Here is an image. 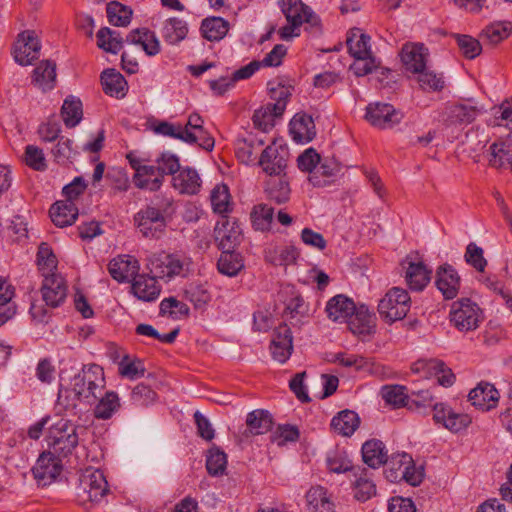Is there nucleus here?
Masks as SVG:
<instances>
[{
  "mask_svg": "<svg viewBox=\"0 0 512 512\" xmlns=\"http://www.w3.org/2000/svg\"><path fill=\"white\" fill-rule=\"evenodd\" d=\"M171 206V199L156 197L150 205L135 215V222L143 237L160 239L164 235L167 225L165 216Z\"/></svg>",
  "mask_w": 512,
  "mask_h": 512,
  "instance_id": "f257e3e1",
  "label": "nucleus"
},
{
  "mask_svg": "<svg viewBox=\"0 0 512 512\" xmlns=\"http://www.w3.org/2000/svg\"><path fill=\"white\" fill-rule=\"evenodd\" d=\"M192 259L185 253H153L147 258L146 267L150 273L161 279H172L186 276L192 269Z\"/></svg>",
  "mask_w": 512,
  "mask_h": 512,
  "instance_id": "f03ea898",
  "label": "nucleus"
},
{
  "mask_svg": "<svg viewBox=\"0 0 512 512\" xmlns=\"http://www.w3.org/2000/svg\"><path fill=\"white\" fill-rule=\"evenodd\" d=\"M105 387L103 368L97 364L84 366L73 379V391L79 400L90 403Z\"/></svg>",
  "mask_w": 512,
  "mask_h": 512,
  "instance_id": "7ed1b4c3",
  "label": "nucleus"
},
{
  "mask_svg": "<svg viewBox=\"0 0 512 512\" xmlns=\"http://www.w3.org/2000/svg\"><path fill=\"white\" fill-rule=\"evenodd\" d=\"M109 493L108 482L102 471L86 469L80 477L78 500L81 504L99 503Z\"/></svg>",
  "mask_w": 512,
  "mask_h": 512,
  "instance_id": "20e7f679",
  "label": "nucleus"
},
{
  "mask_svg": "<svg viewBox=\"0 0 512 512\" xmlns=\"http://www.w3.org/2000/svg\"><path fill=\"white\" fill-rule=\"evenodd\" d=\"M78 427L61 419L49 431V446L59 456L69 455L79 443Z\"/></svg>",
  "mask_w": 512,
  "mask_h": 512,
  "instance_id": "39448f33",
  "label": "nucleus"
},
{
  "mask_svg": "<svg viewBox=\"0 0 512 512\" xmlns=\"http://www.w3.org/2000/svg\"><path fill=\"white\" fill-rule=\"evenodd\" d=\"M450 321L460 332L473 331L482 321V311L477 303L468 298H462L453 303Z\"/></svg>",
  "mask_w": 512,
  "mask_h": 512,
  "instance_id": "423d86ee",
  "label": "nucleus"
},
{
  "mask_svg": "<svg viewBox=\"0 0 512 512\" xmlns=\"http://www.w3.org/2000/svg\"><path fill=\"white\" fill-rule=\"evenodd\" d=\"M410 297L402 288H392L379 301L378 311L387 322L392 323L403 319L410 309Z\"/></svg>",
  "mask_w": 512,
  "mask_h": 512,
  "instance_id": "0eeeda50",
  "label": "nucleus"
},
{
  "mask_svg": "<svg viewBox=\"0 0 512 512\" xmlns=\"http://www.w3.org/2000/svg\"><path fill=\"white\" fill-rule=\"evenodd\" d=\"M281 10L287 22H295L299 25L306 23V30L314 36L321 33L320 19L300 0H282Z\"/></svg>",
  "mask_w": 512,
  "mask_h": 512,
  "instance_id": "6e6552de",
  "label": "nucleus"
},
{
  "mask_svg": "<svg viewBox=\"0 0 512 512\" xmlns=\"http://www.w3.org/2000/svg\"><path fill=\"white\" fill-rule=\"evenodd\" d=\"M61 460L51 452H43L32 468L34 479L39 486L53 483L62 472Z\"/></svg>",
  "mask_w": 512,
  "mask_h": 512,
  "instance_id": "1a4fd4ad",
  "label": "nucleus"
},
{
  "mask_svg": "<svg viewBox=\"0 0 512 512\" xmlns=\"http://www.w3.org/2000/svg\"><path fill=\"white\" fill-rule=\"evenodd\" d=\"M403 118V114L387 103L369 104L366 108V119L379 128H392Z\"/></svg>",
  "mask_w": 512,
  "mask_h": 512,
  "instance_id": "9d476101",
  "label": "nucleus"
},
{
  "mask_svg": "<svg viewBox=\"0 0 512 512\" xmlns=\"http://www.w3.org/2000/svg\"><path fill=\"white\" fill-rule=\"evenodd\" d=\"M288 152L285 149L269 145L261 153L258 164L268 177L285 175Z\"/></svg>",
  "mask_w": 512,
  "mask_h": 512,
  "instance_id": "9b49d317",
  "label": "nucleus"
},
{
  "mask_svg": "<svg viewBox=\"0 0 512 512\" xmlns=\"http://www.w3.org/2000/svg\"><path fill=\"white\" fill-rule=\"evenodd\" d=\"M44 280L41 287L42 298L47 306L52 308L60 306L67 296V286L59 274L43 273Z\"/></svg>",
  "mask_w": 512,
  "mask_h": 512,
  "instance_id": "f8f14e48",
  "label": "nucleus"
},
{
  "mask_svg": "<svg viewBox=\"0 0 512 512\" xmlns=\"http://www.w3.org/2000/svg\"><path fill=\"white\" fill-rule=\"evenodd\" d=\"M40 41L32 31L21 33L14 45V59L20 65H30L39 57Z\"/></svg>",
  "mask_w": 512,
  "mask_h": 512,
  "instance_id": "ddd939ff",
  "label": "nucleus"
},
{
  "mask_svg": "<svg viewBox=\"0 0 512 512\" xmlns=\"http://www.w3.org/2000/svg\"><path fill=\"white\" fill-rule=\"evenodd\" d=\"M270 350L273 359L279 363H285L291 356L293 337L290 328L286 324L280 325L274 330Z\"/></svg>",
  "mask_w": 512,
  "mask_h": 512,
  "instance_id": "4468645a",
  "label": "nucleus"
},
{
  "mask_svg": "<svg viewBox=\"0 0 512 512\" xmlns=\"http://www.w3.org/2000/svg\"><path fill=\"white\" fill-rule=\"evenodd\" d=\"M140 265L137 259L129 255L118 256L109 262L111 277L118 282H128L137 276Z\"/></svg>",
  "mask_w": 512,
  "mask_h": 512,
  "instance_id": "2eb2a0df",
  "label": "nucleus"
},
{
  "mask_svg": "<svg viewBox=\"0 0 512 512\" xmlns=\"http://www.w3.org/2000/svg\"><path fill=\"white\" fill-rule=\"evenodd\" d=\"M436 286L445 299H453L460 288V276L449 264H443L436 271Z\"/></svg>",
  "mask_w": 512,
  "mask_h": 512,
  "instance_id": "dca6fc26",
  "label": "nucleus"
},
{
  "mask_svg": "<svg viewBox=\"0 0 512 512\" xmlns=\"http://www.w3.org/2000/svg\"><path fill=\"white\" fill-rule=\"evenodd\" d=\"M400 57L406 70L412 73L422 72L426 66L428 49L423 44L406 43L401 49Z\"/></svg>",
  "mask_w": 512,
  "mask_h": 512,
  "instance_id": "f3484780",
  "label": "nucleus"
},
{
  "mask_svg": "<svg viewBox=\"0 0 512 512\" xmlns=\"http://www.w3.org/2000/svg\"><path fill=\"white\" fill-rule=\"evenodd\" d=\"M215 239L222 251H233L241 240V228L236 221L224 219L215 227Z\"/></svg>",
  "mask_w": 512,
  "mask_h": 512,
  "instance_id": "a211bd4d",
  "label": "nucleus"
},
{
  "mask_svg": "<svg viewBox=\"0 0 512 512\" xmlns=\"http://www.w3.org/2000/svg\"><path fill=\"white\" fill-rule=\"evenodd\" d=\"M479 114L477 107L468 104H454L445 109L441 121L447 126L468 125Z\"/></svg>",
  "mask_w": 512,
  "mask_h": 512,
  "instance_id": "6ab92c4d",
  "label": "nucleus"
},
{
  "mask_svg": "<svg viewBox=\"0 0 512 512\" xmlns=\"http://www.w3.org/2000/svg\"><path fill=\"white\" fill-rule=\"evenodd\" d=\"M157 278L159 277L155 274L153 276L137 274L131 285L133 294L142 301H155L161 292V287L156 280Z\"/></svg>",
  "mask_w": 512,
  "mask_h": 512,
  "instance_id": "aec40b11",
  "label": "nucleus"
},
{
  "mask_svg": "<svg viewBox=\"0 0 512 512\" xmlns=\"http://www.w3.org/2000/svg\"><path fill=\"white\" fill-rule=\"evenodd\" d=\"M290 134L296 143H308L316 135L315 124L311 116L297 113L290 121Z\"/></svg>",
  "mask_w": 512,
  "mask_h": 512,
  "instance_id": "412c9836",
  "label": "nucleus"
},
{
  "mask_svg": "<svg viewBox=\"0 0 512 512\" xmlns=\"http://www.w3.org/2000/svg\"><path fill=\"white\" fill-rule=\"evenodd\" d=\"M397 458H401L399 462L404 464L403 471L397 472L394 471V468H392L387 475V478L391 481H397L398 479H404L407 483H409L412 486H417L422 481V474L418 471H416L415 467L413 466V460L410 455L407 453H401L397 455L391 456V464L394 465Z\"/></svg>",
  "mask_w": 512,
  "mask_h": 512,
  "instance_id": "4be33fe9",
  "label": "nucleus"
},
{
  "mask_svg": "<svg viewBox=\"0 0 512 512\" xmlns=\"http://www.w3.org/2000/svg\"><path fill=\"white\" fill-rule=\"evenodd\" d=\"M468 399L472 405L482 410H489L498 402L499 392L494 385L482 382L469 392Z\"/></svg>",
  "mask_w": 512,
  "mask_h": 512,
  "instance_id": "5701e85b",
  "label": "nucleus"
},
{
  "mask_svg": "<svg viewBox=\"0 0 512 512\" xmlns=\"http://www.w3.org/2000/svg\"><path fill=\"white\" fill-rule=\"evenodd\" d=\"M133 183L140 189L149 191L159 190L163 183L159 166L142 165L137 168V173H135L133 177Z\"/></svg>",
  "mask_w": 512,
  "mask_h": 512,
  "instance_id": "b1692460",
  "label": "nucleus"
},
{
  "mask_svg": "<svg viewBox=\"0 0 512 512\" xmlns=\"http://www.w3.org/2000/svg\"><path fill=\"white\" fill-rule=\"evenodd\" d=\"M267 198L275 204L286 203L290 199L291 189L286 174L268 177L265 182Z\"/></svg>",
  "mask_w": 512,
  "mask_h": 512,
  "instance_id": "393cba45",
  "label": "nucleus"
},
{
  "mask_svg": "<svg viewBox=\"0 0 512 512\" xmlns=\"http://www.w3.org/2000/svg\"><path fill=\"white\" fill-rule=\"evenodd\" d=\"M52 222L58 227L72 225L78 217V208L72 201H57L49 211Z\"/></svg>",
  "mask_w": 512,
  "mask_h": 512,
  "instance_id": "a878e982",
  "label": "nucleus"
},
{
  "mask_svg": "<svg viewBox=\"0 0 512 512\" xmlns=\"http://www.w3.org/2000/svg\"><path fill=\"white\" fill-rule=\"evenodd\" d=\"M362 459L370 468L376 469L388 462L387 451L382 441L371 439L362 446Z\"/></svg>",
  "mask_w": 512,
  "mask_h": 512,
  "instance_id": "bb28decb",
  "label": "nucleus"
},
{
  "mask_svg": "<svg viewBox=\"0 0 512 512\" xmlns=\"http://www.w3.org/2000/svg\"><path fill=\"white\" fill-rule=\"evenodd\" d=\"M348 326L353 334H371L375 326L374 315L370 313L368 307L365 305H360L359 307L355 306L353 315H350Z\"/></svg>",
  "mask_w": 512,
  "mask_h": 512,
  "instance_id": "cd10ccee",
  "label": "nucleus"
},
{
  "mask_svg": "<svg viewBox=\"0 0 512 512\" xmlns=\"http://www.w3.org/2000/svg\"><path fill=\"white\" fill-rule=\"evenodd\" d=\"M126 40L135 45H141L148 56H155L160 52V43L154 32L148 28H138L129 32Z\"/></svg>",
  "mask_w": 512,
  "mask_h": 512,
  "instance_id": "c85d7f7f",
  "label": "nucleus"
},
{
  "mask_svg": "<svg viewBox=\"0 0 512 512\" xmlns=\"http://www.w3.org/2000/svg\"><path fill=\"white\" fill-rule=\"evenodd\" d=\"M354 311V302L342 294L331 298L326 305L327 316L332 321H345Z\"/></svg>",
  "mask_w": 512,
  "mask_h": 512,
  "instance_id": "c756f323",
  "label": "nucleus"
},
{
  "mask_svg": "<svg viewBox=\"0 0 512 512\" xmlns=\"http://www.w3.org/2000/svg\"><path fill=\"white\" fill-rule=\"evenodd\" d=\"M431 273L423 262H409L405 274L406 282L410 289L421 291L429 283Z\"/></svg>",
  "mask_w": 512,
  "mask_h": 512,
  "instance_id": "7c9ffc66",
  "label": "nucleus"
},
{
  "mask_svg": "<svg viewBox=\"0 0 512 512\" xmlns=\"http://www.w3.org/2000/svg\"><path fill=\"white\" fill-rule=\"evenodd\" d=\"M306 501L308 512H334V503L324 487H311L306 493Z\"/></svg>",
  "mask_w": 512,
  "mask_h": 512,
  "instance_id": "2f4dec72",
  "label": "nucleus"
},
{
  "mask_svg": "<svg viewBox=\"0 0 512 512\" xmlns=\"http://www.w3.org/2000/svg\"><path fill=\"white\" fill-rule=\"evenodd\" d=\"M173 186L182 194L194 195L200 191L201 179L195 169L184 168L173 176Z\"/></svg>",
  "mask_w": 512,
  "mask_h": 512,
  "instance_id": "473e14b6",
  "label": "nucleus"
},
{
  "mask_svg": "<svg viewBox=\"0 0 512 512\" xmlns=\"http://www.w3.org/2000/svg\"><path fill=\"white\" fill-rule=\"evenodd\" d=\"M103 91L116 98H123L126 94L127 82L123 75L115 69H106L101 74Z\"/></svg>",
  "mask_w": 512,
  "mask_h": 512,
  "instance_id": "72a5a7b5",
  "label": "nucleus"
},
{
  "mask_svg": "<svg viewBox=\"0 0 512 512\" xmlns=\"http://www.w3.org/2000/svg\"><path fill=\"white\" fill-rule=\"evenodd\" d=\"M360 418L352 410H343L333 417L331 427L339 435L351 436L359 427Z\"/></svg>",
  "mask_w": 512,
  "mask_h": 512,
  "instance_id": "f704fd0d",
  "label": "nucleus"
},
{
  "mask_svg": "<svg viewBox=\"0 0 512 512\" xmlns=\"http://www.w3.org/2000/svg\"><path fill=\"white\" fill-rule=\"evenodd\" d=\"M369 42L370 37L358 28L351 29L346 40L349 53L355 59H367L369 54H372Z\"/></svg>",
  "mask_w": 512,
  "mask_h": 512,
  "instance_id": "c9c22d12",
  "label": "nucleus"
},
{
  "mask_svg": "<svg viewBox=\"0 0 512 512\" xmlns=\"http://www.w3.org/2000/svg\"><path fill=\"white\" fill-rule=\"evenodd\" d=\"M154 132L163 136L181 140L187 144H195L198 142V137L195 133L188 129H184L180 124H173L167 121H162L155 125Z\"/></svg>",
  "mask_w": 512,
  "mask_h": 512,
  "instance_id": "e433bc0d",
  "label": "nucleus"
},
{
  "mask_svg": "<svg viewBox=\"0 0 512 512\" xmlns=\"http://www.w3.org/2000/svg\"><path fill=\"white\" fill-rule=\"evenodd\" d=\"M56 81V64L50 60L40 62L34 69L33 82L43 91L51 90Z\"/></svg>",
  "mask_w": 512,
  "mask_h": 512,
  "instance_id": "4c0bfd02",
  "label": "nucleus"
},
{
  "mask_svg": "<svg viewBox=\"0 0 512 512\" xmlns=\"http://www.w3.org/2000/svg\"><path fill=\"white\" fill-rule=\"evenodd\" d=\"M203 119L202 117L197 113H192L188 117V121L185 126H183L184 129H188L189 131L195 133L198 137V145L202 149L206 151H212L215 145L214 138L211 137L208 132L203 127Z\"/></svg>",
  "mask_w": 512,
  "mask_h": 512,
  "instance_id": "58836bf2",
  "label": "nucleus"
},
{
  "mask_svg": "<svg viewBox=\"0 0 512 512\" xmlns=\"http://www.w3.org/2000/svg\"><path fill=\"white\" fill-rule=\"evenodd\" d=\"M246 425L251 434H264L272 429L273 418L267 410L257 409L248 413Z\"/></svg>",
  "mask_w": 512,
  "mask_h": 512,
  "instance_id": "ea45409f",
  "label": "nucleus"
},
{
  "mask_svg": "<svg viewBox=\"0 0 512 512\" xmlns=\"http://www.w3.org/2000/svg\"><path fill=\"white\" fill-rule=\"evenodd\" d=\"M188 33V27L184 20L172 17L165 21L162 28V37L171 45L184 40Z\"/></svg>",
  "mask_w": 512,
  "mask_h": 512,
  "instance_id": "a19ab883",
  "label": "nucleus"
},
{
  "mask_svg": "<svg viewBox=\"0 0 512 512\" xmlns=\"http://www.w3.org/2000/svg\"><path fill=\"white\" fill-rule=\"evenodd\" d=\"M14 289L1 278L0 290V326L12 319L16 314V304L12 301Z\"/></svg>",
  "mask_w": 512,
  "mask_h": 512,
  "instance_id": "79ce46f5",
  "label": "nucleus"
},
{
  "mask_svg": "<svg viewBox=\"0 0 512 512\" xmlns=\"http://www.w3.org/2000/svg\"><path fill=\"white\" fill-rule=\"evenodd\" d=\"M96 36L98 48L105 52L117 54L123 47V38L118 32L109 27H102Z\"/></svg>",
  "mask_w": 512,
  "mask_h": 512,
  "instance_id": "37998d69",
  "label": "nucleus"
},
{
  "mask_svg": "<svg viewBox=\"0 0 512 512\" xmlns=\"http://www.w3.org/2000/svg\"><path fill=\"white\" fill-rule=\"evenodd\" d=\"M228 30V21L221 17L206 18L203 20L201 25L203 37L209 41H219L223 39Z\"/></svg>",
  "mask_w": 512,
  "mask_h": 512,
  "instance_id": "c03bdc74",
  "label": "nucleus"
},
{
  "mask_svg": "<svg viewBox=\"0 0 512 512\" xmlns=\"http://www.w3.org/2000/svg\"><path fill=\"white\" fill-rule=\"evenodd\" d=\"M512 33L511 22H495L484 28L480 34L481 39L490 45H497Z\"/></svg>",
  "mask_w": 512,
  "mask_h": 512,
  "instance_id": "a18cd8bd",
  "label": "nucleus"
},
{
  "mask_svg": "<svg viewBox=\"0 0 512 512\" xmlns=\"http://www.w3.org/2000/svg\"><path fill=\"white\" fill-rule=\"evenodd\" d=\"M489 165L501 168L505 163L512 165V140L495 142L490 148Z\"/></svg>",
  "mask_w": 512,
  "mask_h": 512,
  "instance_id": "49530a36",
  "label": "nucleus"
},
{
  "mask_svg": "<svg viewBox=\"0 0 512 512\" xmlns=\"http://www.w3.org/2000/svg\"><path fill=\"white\" fill-rule=\"evenodd\" d=\"M120 408V400L118 394L109 391L99 399L94 408V416L97 419L107 420Z\"/></svg>",
  "mask_w": 512,
  "mask_h": 512,
  "instance_id": "de8ad7c7",
  "label": "nucleus"
},
{
  "mask_svg": "<svg viewBox=\"0 0 512 512\" xmlns=\"http://www.w3.org/2000/svg\"><path fill=\"white\" fill-rule=\"evenodd\" d=\"M217 267L221 274L233 277L240 272L244 264L240 254L234 251H222Z\"/></svg>",
  "mask_w": 512,
  "mask_h": 512,
  "instance_id": "09e8293b",
  "label": "nucleus"
},
{
  "mask_svg": "<svg viewBox=\"0 0 512 512\" xmlns=\"http://www.w3.org/2000/svg\"><path fill=\"white\" fill-rule=\"evenodd\" d=\"M332 362L338 363L347 368H354L356 371L373 372V363L361 355L340 352L334 355Z\"/></svg>",
  "mask_w": 512,
  "mask_h": 512,
  "instance_id": "8fccbe9b",
  "label": "nucleus"
},
{
  "mask_svg": "<svg viewBox=\"0 0 512 512\" xmlns=\"http://www.w3.org/2000/svg\"><path fill=\"white\" fill-rule=\"evenodd\" d=\"M106 11L109 23L114 26L126 27L131 22L132 10L119 2L108 3Z\"/></svg>",
  "mask_w": 512,
  "mask_h": 512,
  "instance_id": "3c124183",
  "label": "nucleus"
},
{
  "mask_svg": "<svg viewBox=\"0 0 512 512\" xmlns=\"http://www.w3.org/2000/svg\"><path fill=\"white\" fill-rule=\"evenodd\" d=\"M274 209L267 204L255 205L251 211L253 227L259 231L269 230L273 221Z\"/></svg>",
  "mask_w": 512,
  "mask_h": 512,
  "instance_id": "603ef678",
  "label": "nucleus"
},
{
  "mask_svg": "<svg viewBox=\"0 0 512 512\" xmlns=\"http://www.w3.org/2000/svg\"><path fill=\"white\" fill-rule=\"evenodd\" d=\"M61 114L67 127H75L83 116L81 101L73 97L65 99L61 108Z\"/></svg>",
  "mask_w": 512,
  "mask_h": 512,
  "instance_id": "864d4df0",
  "label": "nucleus"
},
{
  "mask_svg": "<svg viewBox=\"0 0 512 512\" xmlns=\"http://www.w3.org/2000/svg\"><path fill=\"white\" fill-rule=\"evenodd\" d=\"M227 466V456L218 447H212L207 452L206 468L211 476L223 475Z\"/></svg>",
  "mask_w": 512,
  "mask_h": 512,
  "instance_id": "5fc2aeb1",
  "label": "nucleus"
},
{
  "mask_svg": "<svg viewBox=\"0 0 512 512\" xmlns=\"http://www.w3.org/2000/svg\"><path fill=\"white\" fill-rule=\"evenodd\" d=\"M461 54L466 59H474L482 52V45L476 38L466 34H453Z\"/></svg>",
  "mask_w": 512,
  "mask_h": 512,
  "instance_id": "6e6d98bb",
  "label": "nucleus"
},
{
  "mask_svg": "<svg viewBox=\"0 0 512 512\" xmlns=\"http://www.w3.org/2000/svg\"><path fill=\"white\" fill-rule=\"evenodd\" d=\"M256 143L263 145V141H256L254 137L238 138L235 142V154L242 163L249 164L255 160L254 150Z\"/></svg>",
  "mask_w": 512,
  "mask_h": 512,
  "instance_id": "4d7b16f0",
  "label": "nucleus"
},
{
  "mask_svg": "<svg viewBox=\"0 0 512 512\" xmlns=\"http://www.w3.org/2000/svg\"><path fill=\"white\" fill-rule=\"evenodd\" d=\"M292 86L278 83L277 87L270 88V97L275 103H270L275 114L282 115L285 111L287 101L291 96Z\"/></svg>",
  "mask_w": 512,
  "mask_h": 512,
  "instance_id": "13d9d810",
  "label": "nucleus"
},
{
  "mask_svg": "<svg viewBox=\"0 0 512 512\" xmlns=\"http://www.w3.org/2000/svg\"><path fill=\"white\" fill-rule=\"evenodd\" d=\"M37 262L42 274H50L57 267L56 256L50 246L45 242H42L38 248Z\"/></svg>",
  "mask_w": 512,
  "mask_h": 512,
  "instance_id": "bf43d9fd",
  "label": "nucleus"
},
{
  "mask_svg": "<svg viewBox=\"0 0 512 512\" xmlns=\"http://www.w3.org/2000/svg\"><path fill=\"white\" fill-rule=\"evenodd\" d=\"M230 194L228 187L224 184L216 185L211 193V204L214 212L224 214L229 211Z\"/></svg>",
  "mask_w": 512,
  "mask_h": 512,
  "instance_id": "052dcab7",
  "label": "nucleus"
},
{
  "mask_svg": "<svg viewBox=\"0 0 512 512\" xmlns=\"http://www.w3.org/2000/svg\"><path fill=\"white\" fill-rule=\"evenodd\" d=\"M281 115L275 114L274 109H272L271 104H267L265 107H262L254 112L253 115V123L260 130L267 132L274 126L275 117H280Z\"/></svg>",
  "mask_w": 512,
  "mask_h": 512,
  "instance_id": "680f3d73",
  "label": "nucleus"
},
{
  "mask_svg": "<svg viewBox=\"0 0 512 512\" xmlns=\"http://www.w3.org/2000/svg\"><path fill=\"white\" fill-rule=\"evenodd\" d=\"M145 371L144 363L140 359L128 361V356H125L119 363V373L131 380L144 376Z\"/></svg>",
  "mask_w": 512,
  "mask_h": 512,
  "instance_id": "e2e57ef3",
  "label": "nucleus"
},
{
  "mask_svg": "<svg viewBox=\"0 0 512 512\" xmlns=\"http://www.w3.org/2000/svg\"><path fill=\"white\" fill-rule=\"evenodd\" d=\"M406 388L401 385H387L382 388V397L389 404L396 407L406 405L408 399L406 394Z\"/></svg>",
  "mask_w": 512,
  "mask_h": 512,
  "instance_id": "0e129e2a",
  "label": "nucleus"
},
{
  "mask_svg": "<svg viewBox=\"0 0 512 512\" xmlns=\"http://www.w3.org/2000/svg\"><path fill=\"white\" fill-rule=\"evenodd\" d=\"M465 261L474 267L477 271L483 272L487 266V260L484 258V252L476 243L471 242L466 247Z\"/></svg>",
  "mask_w": 512,
  "mask_h": 512,
  "instance_id": "69168bd1",
  "label": "nucleus"
},
{
  "mask_svg": "<svg viewBox=\"0 0 512 512\" xmlns=\"http://www.w3.org/2000/svg\"><path fill=\"white\" fill-rule=\"evenodd\" d=\"M340 171V164L334 159H326L316 170L309 176V181L314 186H321L323 183L319 176L331 177Z\"/></svg>",
  "mask_w": 512,
  "mask_h": 512,
  "instance_id": "338daca9",
  "label": "nucleus"
},
{
  "mask_svg": "<svg viewBox=\"0 0 512 512\" xmlns=\"http://www.w3.org/2000/svg\"><path fill=\"white\" fill-rule=\"evenodd\" d=\"M72 140L68 138H60L52 149L54 159L59 164H66L75 155V151L72 149Z\"/></svg>",
  "mask_w": 512,
  "mask_h": 512,
  "instance_id": "774afa93",
  "label": "nucleus"
}]
</instances>
